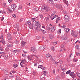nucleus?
<instances>
[{"mask_svg":"<svg viewBox=\"0 0 80 80\" xmlns=\"http://www.w3.org/2000/svg\"><path fill=\"white\" fill-rule=\"evenodd\" d=\"M36 23L35 29L38 32H42V29L40 28V27H41L42 24L40 22L38 23V22H36Z\"/></svg>","mask_w":80,"mask_h":80,"instance_id":"1","label":"nucleus"},{"mask_svg":"<svg viewBox=\"0 0 80 80\" xmlns=\"http://www.w3.org/2000/svg\"><path fill=\"white\" fill-rule=\"evenodd\" d=\"M43 8L41 9L42 12H47L48 11V8L47 7V5L46 4H44L42 6Z\"/></svg>","mask_w":80,"mask_h":80,"instance_id":"2","label":"nucleus"},{"mask_svg":"<svg viewBox=\"0 0 80 80\" xmlns=\"http://www.w3.org/2000/svg\"><path fill=\"white\" fill-rule=\"evenodd\" d=\"M78 32H75L73 30L72 31L71 35L73 37H75V38L77 37L78 36Z\"/></svg>","mask_w":80,"mask_h":80,"instance_id":"3","label":"nucleus"},{"mask_svg":"<svg viewBox=\"0 0 80 80\" xmlns=\"http://www.w3.org/2000/svg\"><path fill=\"white\" fill-rule=\"evenodd\" d=\"M26 25L27 26H28V27H29L31 29H33V28L30 26L31 25V22L28 21L26 22Z\"/></svg>","mask_w":80,"mask_h":80,"instance_id":"4","label":"nucleus"},{"mask_svg":"<svg viewBox=\"0 0 80 80\" xmlns=\"http://www.w3.org/2000/svg\"><path fill=\"white\" fill-rule=\"evenodd\" d=\"M31 50L33 53H36L37 52V49L35 47H32Z\"/></svg>","mask_w":80,"mask_h":80,"instance_id":"5","label":"nucleus"},{"mask_svg":"<svg viewBox=\"0 0 80 80\" xmlns=\"http://www.w3.org/2000/svg\"><path fill=\"white\" fill-rule=\"evenodd\" d=\"M69 75L72 77L73 78H75V75L74 74V72H71L69 73Z\"/></svg>","mask_w":80,"mask_h":80,"instance_id":"6","label":"nucleus"},{"mask_svg":"<svg viewBox=\"0 0 80 80\" xmlns=\"http://www.w3.org/2000/svg\"><path fill=\"white\" fill-rule=\"evenodd\" d=\"M8 39V40L11 41L12 40V36H11V35L10 33H8L7 35Z\"/></svg>","mask_w":80,"mask_h":80,"instance_id":"7","label":"nucleus"},{"mask_svg":"<svg viewBox=\"0 0 80 80\" xmlns=\"http://www.w3.org/2000/svg\"><path fill=\"white\" fill-rule=\"evenodd\" d=\"M7 46L8 47H13L12 42H11L9 41L8 44H7Z\"/></svg>","mask_w":80,"mask_h":80,"instance_id":"8","label":"nucleus"},{"mask_svg":"<svg viewBox=\"0 0 80 80\" xmlns=\"http://www.w3.org/2000/svg\"><path fill=\"white\" fill-rule=\"evenodd\" d=\"M17 7V5H16V4H14L13 5V6H11V8H12L13 9V11H15V8H16Z\"/></svg>","mask_w":80,"mask_h":80,"instance_id":"9","label":"nucleus"},{"mask_svg":"<svg viewBox=\"0 0 80 80\" xmlns=\"http://www.w3.org/2000/svg\"><path fill=\"white\" fill-rule=\"evenodd\" d=\"M65 18V22H68L69 20H68V16H67V15H66L64 17Z\"/></svg>","mask_w":80,"mask_h":80,"instance_id":"10","label":"nucleus"},{"mask_svg":"<svg viewBox=\"0 0 80 80\" xmlns=\"http://www.w3.org/2000/svg\"><path fill=\"white\" fill-rule=\"evenodd\" d=\"M38 68H41L42 70H45V68L43 67V65H39L38 66Z\"/></svg>","mask_w":80,"mask_h":80,"instance_id":"11","label":"nucleus"},{"mask_svg":"<svg viewBox=\"0 0 80 80\" xmlns=\"http://www.w3.org/2000/svg\"><path fill=\"white\" fill-rule=\"evenodd\" d=\"M38 22V23H40V22H39L38 21H36L35 22V24L33 23H32V26L33 27H34V28H35V27H36V22Z\"/></svg>","mask_w":80,"mask_h":80,"instance_id":"12","label":"nucleus"},{"mask_svg":"<svg viewBox=\"0 0 80 80\" xmlns=\"http://www.w3.org/2000/svg\"><path fill=\"white\" fill-rule=\"evenodd\" d=\"M8 69L6 68L4 70V72L5 75H8Z\"/></svg>","mask_w":80,"mask_h":80,"instance_id":"13","label":"nucleus"},{"mask_svg":"<svg viewBox=\"0 0 80 80\" xmlns=\"http://www.w3.org/2000/svg\"><path fill=\"white\" fill-rule=\"evenodd\" d=\"M27 44V43L26 42H24L23 41H22L21 43V45L22 47H24L25 45Z\"/></svg>","mask_w":80,"mask_h":80,"instance_id":"14","label":"nucleus"},{"mask_svg":"<svg viewBox=\"0 0 80 80\" xmlns=\"http://www.w3.org/2000/svg\"><path fill=\"white\" fill-rule=\"evenodd\" d=\"M61 39L62 40H66L67 38V36L64 35L61 37Z\"/></svg>","mask_w":80,"mask_h":80,"instance_id":"15","label":"nucleus"},{"mask_svg":"<svg viewBox=\"0 0 80 80\" xmlns=\"http://www.w3.org/2000/svg\"><path fill=\"white\" fill-rule=\"evenodd\" d=\"M47 1L48 2V3H49L52 4L53 5H55V4L53 3V0H47Z\"/></svg>","mask_w":80,"mask_h":80,"instance_id":"16","label":"nucleus"},{"mask_svg":"<svg viewBox=\"0 0 80 80\" xmlns=\"http://www.w3.org/2000/svg\"><path fill=\"white\" fill-rule=\"evenodd\" d=\"M55 26H53L52 28L51 27V32H53L55 31Z\"/></svg>","mask_w":80,"mask_h":80,"instance_id":"17","label":"nucleus"},{"mask_svg":"<svg viewBox=\"0 0 80 80\" xmlns=\"http://www.w3.org/2000/svg\"><path fill=\"white\" fill-rule=\"evenodd\" d=\"M52 28V27L49 26L48 25H47L46 27V29L47 30H50L51 29V28Z\"/></svg>","mask_w":80,"mask_h":80,"instance_id":"18","label":"nucleus"},{"mask_svg":"<svg viewBox=\"0 0 80 80\" xmlns=\"http://www.w3.org/2000/svg\"><path fill=\"white\" fill-rule=\"evenodd\" d=\"M16 28L17 30V31H20V29H19V23H17V25L16 26Z\"/></svg>","mask_w":80,"mask_h":80,"instance_id":"19","label":"nucleus"},{"mask_svg":"<svg viewBox=\"0 0 80 80\" xmlns=\"http://www.w3.org/2000/svg\"><path fill=\"white\" fill-rule=\"evenodd\" d=\"M0 42L2 44H4V45H5V40H4V39H2L1 41Z\"/></svg>","mask_w":80,"mask_h":80,"instance_id":"20","label":"nucleus"},{"mask_svg":"<svg viewBox=\"0 0 80 80\" xmlns=\"http://www.w3.org/2000/svg\"><path fill=\"white\" fill-rule=\"evenodd\" d=\"M32 58H34V57H35V58H36V59H38V57L37 55H35V54L32 55L31 56Z\"/></svg>","mask_w":80,"mask_h":80,"instance_id":"21","label":"nucleus"},{"mask_svg":"<svg viewBox=\"0 0 80 80\" xmlns=\"http://www.w3.org/2000/svg\"><path fill=\"white\" fill-rule=\"evenodd\" d=\"M0 54H1L0 55L2 57H6V56H5V53L0 52Z\"/></svg>","mask_w":80,"mask_h":80,"instance_id":"22","label":"nucleus"},{"mask_svg":"<svg viewBox=\"0 0 80 80\" xmlns=\"http://www.w3.org/2000/svg\"><path fill=\"white\" fill-rule=\"evenodd\" d=\"M49 38L50 39H51L52 40V39H53V35L52 34H50L49 35Z\"/></svg>","mask_w":80,"mask_h":80,"instance_id":"23","label":"nucleus"},{"mask_svg":"<svg viewBox=\"0 0 80 80\" xmlns=\"http://www.w3.org/2000/svg\"><path fill=\"white\" fill-rule=\"evenodd\" d=\"M62 5H57V9H60V8H62Z\"/></svg>","mask_w":80,"mask_h":80,"instance_id":"24","label":"nucleus"},{"mask_svg":"<svg viewBox=\"0 0 80 80\" xmlns=\"http://www.w3.org/2000/svg\"><path fill=\"white\" fill-rule=\"evenodd\" d=\"M44 49H45V48L43 46H41L39 48V50H43Z\"/></svg>","mask_w":80,"mask_h":80,"instance_id":"25","label":"nucleus"},{"mask_svg":"<svg viewBox=\"0 0 80 80\" xmlns=\"http://www.w3.org/2000/svg\"><path fill=\"white\" fill-rule=\"evenodd\" d=\"M8 78V76H4L3 77V80H7Z\"/></svg>","mask_w":80,"mask_h":80,"instance_id":"26","label":"nucleus"},{"mask_svg":"<svg viewBox=\"0 0 80 80\" xmlns=\"http://www.w3.org/2000/svg\"><path fill=\"white\" fill-rule=\"evenodd\" d=\"M65 30L67 33H68V32L70 31V29L68 28H66L65 29Z\"/></svg>","mask_w":80,"mask_h":80,"instance_id":"27","label":"nucleus"},{"mask_svg":"<svg viewBox=\"0 0 80 80\" xmlns=\"http://www.w3.org/2000/svg\"><path fill=\"white\" fill-rule=\"evenodd\" d=\"M61 76L62 78H64V76H65V72H62L61 73Z\"/></svg>","mask_w":80,"mask_h":80,"instance_id":"28","label":"nucleus"},{"mask_svg":"<svg viewBox=\"0 0 80 80\" xmlns=\"http://www.w3.org/2000/svg\"><path fill=\"white\" fill-rule=\"evenodd\" d=\"M26 62V60H22L21 61V63L24 64Z\"/></svg>","mask_w":80,"mask_h":80,"instance_id":"29","label":"nucleus"},{"mask_svg":"<svg viewBox=\"0 0 80 80\" xmlns=\"http://www.w3.org/2000/svg\"><path fill=\"white\" fill-rule=\"evenodd\" d=\"M8 12H10V13H12V10H11L10 8H8Z\"/></svg>","mask_w":80,"mask_h":80,"instance_id":"30","label":"nucleus"},{"mask_svg":"<svg viewBox=\"0 0 80 80\" xmlns=\"http://www.w3.org/2000/svg\"><path fill=\"white\" fill-rule=\"evenodd\" d=\"M54 65L57 66V65H58V62L57 61H55L54 62Z\"/></svg>","mask_w":80,"mask_h":80,"instance_id":"31","label":"nucleus"},{"mask_svg":"<svg viewBox=\"0 0 80 80\" xmlns=\"http://www.w3.org/2000/svg\"><path fill=\"white\" fill-rule=\"evenodd\" d=\"M45 20H46V21H47V20H49V17H46L45 18Z\"/></svg>","mask_w":80,"mask_h":80,"instance_id":"32","label":"nucleus"},{"mask_svg":"<svg viewBox=\"0 0 80 80\" xmlns=\"http://www.w3.org/2000/svg\"><path fill=\"white\" fill-rule=\"evenodd\" d=\"M13 66L14 68H17L18 67V65L15 64H13Z\"/></svg>","mask_w":80,"mask_h":80,"instance_id":"33","label":"nucleus"},{"mask_svg":"<svg viewBox=\"0 0 80 80\" xmlns=\"http://www.w3.org/2000/svg\"><path fill=\"white\" fill-rule=\"evenodd\" d=\"M61 32H62V31L61 30V29H59L58 31V33L59 34V33H61Z\"/></svg>","mask_w":80,"mask_h":80,"instance_id":"34","label":"nucleus"},{"mask_svg":"<svg viewBox=\"0 0 80 80\" xmlns=\"http://www.w3.org/2000/svg\"><path fill=\"white\" fill-rule=\"evenodd\" d=\"M3 47L1 46L0 47V50L1 51H3Z\"/></svg>","mask_w":80,"mask_h":80,"instance_id":"35","label":"nucleus"},{"mask_svg":"<svg viewBox=\"0 0 80 80\" xmlns=\"http://www.w3.org/2000/svg\"><path fill=\"white\" fill-rule=\"evenodd\" d=\"M71 72V70H69L68 71L66 72V74H68L69 73H70Z\"/></svg>","mask_w":80,"mask_h":80,"instance_id":"36","label":"nucleus"},{"mask_svg":"<svg viewBox=\"0 0 80 80\" xmlns=\"http://www.w3.org/2000/svg\"><path fill=\"white\" fill-rule=\"evenodd\" d=\"M28 59L30 60H32V57H31H31H29V56H28Z\"/></svg>","mask_w":80,"mask_h":80,"instance_id":"37","label":"nucleus"},{"mask_svg":"<svg viewBox=\"0 0 80 80\" xmlns=\"http://www.w3.org/2000/svg\"><path fill=\"white\" fill-rule=\"evenodd\" d=\"M56 13V11H54L51 14V16H53V15Z\"/></svg>","mask_w":80,"mask_h":80,"instance_id":"38","label":"nucleus"},{"mask_svg":"<svg viewBox=\"0 0 80 80\" xmlns=\"http://www.w3.org/2000/svg\"><path fill=\"white\" fill-rule=\"evenodd\" d=\"M39 16L41 18H43V15L42 14H40Z\"/></svg>","mask_w":80,"mask_h":80,"instance_id":"39","label":"nucleus"},{"mask_svg":"<svg viewBox=\"0 0 80 80\" xmlns=\"http://www.w3.org/2000/svg\"><path fill=\"white\" fill-rule=\"evenodd\" d=\"M2 5L4 7H6V6H7V5H6V3H3Z\"/></svg>","mask_w":80,"mask_h":80,"instance_id":"40","label":"nucleus"},{"mask_svg":"<svg viewBox=\"0 0 80 80\" xmlns=\"http://www.w3.org/2000/svg\"><path fill=\"white\" fill-rule=\"evenodd\" d=\"M5 49L7 51H9V50H10V49H9V48H8V47H6V48Z\"/></svg>","mask_w":80,"mask_h":80,"instance_id":"41","label":"nucleus"},{"mask_svg":"<svg viewBox=\"0 0 80 80\" xmlns=\"http://www.w3.org/2000/svg\"><path fill=\"white\" fill-rule=\"evenodd\" d=\"M38 10V7H35V11H37Z\"/></svg>","mask_w":80,"mask_h":80,"instance_id":"42","label":"nucleus"},{"mask_svg":"<svg viewBox=\"0 0 80 80\" xmlns=\"http://www.w3.org/2000/svg\"><path fill=\"white\" fill-rule=\"evenodd\" d=\"M42 32L43 33V34H45V33H46V32L45 31L42 29Z\"/></svg>","mask_w":80,"mask_h":80,"instance_id":"43","label":"nucleus"},{"mask_svg":"<svg viewBox=\"0 0 80 80\" xmlns=\"http://www.w3.org/2000/svg\"><path fill=\"white\" fill-rule=\"evenodd\" d=\"M17 50H14L12 51V52L14 53L15 54V53H16V52H17Z\"/></svg>","mask_w":80,"mask_h":80,"instance_id":"44","label":"nucleus"},{"mask_svg":"<svg viewBox=\"0 0 80 80\" xmlns=\"http://www.w3.org/2000/svg\"><path fill=\"white\" fill-rule=\"evenodd\" d=\"M35 20H36L35 18H32V22H34Z\"/></svg>","mask_w":80,"mask_h":80,"instance_id":"45","label":"nucleus"},{"mask_svg":"<svg viewBox=\"0 0 80 80\" xmlns=\"http://www.w3.org/2000/svg\"><path fill=\"white\" fill-rule=\"evenodd\" d=\"M59 63L60 64H62V63H63V61L62 60H59Z\"/></svg>","mask_w":80,"mask_h":80,"instance_id":"46","label":"nucleus"},{"mask_svg":"<svg viewBox=\"0 0 80 80\" xmlns=\"http://www.w3.org/2000/svg\"><path fill=\"white\" fill-rule=\"evenodd\" d=\"M36 73H37V72L34 71L33 72V75H34L35 76V75H36Z\"/></svg>","mask_w":80,"mask_h":80,"instance_id":"47","label":"nucleus"},{"mask_svg":"<svg viewBox=\"0 0 80 80\" xmlns=\"http://www.w3.org/2000/svg\"><path fill=\"white\" fill-rule=\"evenodd\" d=\"M37 64H38V62L35 63L34 64V67H36V66L37 65Z\"/></svg>","mask_w":80,"mask_h":80,"instance_id":"48","label":"nucleus"},{"mask_svg":"<svg viewBox=\"0 0 80 80\" xmlns=\"http://www.w3.org/2000/svg\"><path fill=\"white\" fill-rule=\"evenodd\" d=\"M18 10H20V9H22V7L18 6Z\"/></svg>","mask_w":80,"mask_h":80,"instance_id":"49","label":"nucleus"},{"mask_svg":"<svg viewBox=\"0 0 80 80\" xmlns=\"http://www.w3.org/2000/svg\"><path fill=\"white\" fill-rule=\"evenodd\" d=\"M46 57L48 58H51L50 56V55H48V54H47L46 55Z\"/></svg>","mask_w":80,"mask_h":80,"instance_id":"50","label":"nucleus"},{"mask_svg":"<svg viewBox=\"0 0 80 80\" xmlns=\"http://www.w3.org/2000/svg\"><path fill=\"white\" fill-rule=\"evenodd\" d=\"M52 50H53V51H54L55 50V49L54 48V47H52L51 48Z\"/></svg>","mask_w":80,"mask_h":80,"instance_id":"51","label":"nucleus"},{"mask_svg":"<svg viewBox=\"0 0 80 80\" xmlns=\"http://www.w3.org/2000/svg\"><path fill=\"white\" fill-rule=\"evenodd\" d=\"M22 55L23 57H24V58L26 57V55H25V54H22Z\"/></svg>","mask_w":80,"mask_h":80,"instance_id":"52","label":"nucleus"},{"mask_svg":"<svg viewBox=\"0 0 80 80\" xmlns=\"http://www.w3.org/2000/svg\"><path fill=\"white\" fill-rule=\"evenodd\" d=\"M53 74H54V75L55 74V69L53 70Z\"/></svg>","mask_w":80,"mask_h":80,"instance_id":"53","label":"nucleus"},{"mask_svg":"<svg viewBox=\"0 0 80 80\" xmlns=\"http://www.w3.org/2000/svg\"><path fill=\"white\" fill-rule=\"evenodd\" d=\"M60 20V17H58V18H57V20L56 21L57 22V21H58V20Z\"/></svg>","mask_w":80,"mask_h":80,"instance_id":"54","label":"nucleus"},{"mask_svg":"<svg viewBox=\"0 0 80 80\" xmlns=\"http://www.w3.org/2000/svg\"><path fill=\"white\" fill-rule=\"evenodd\" d=\"M76 54L77 56H80V53L76 52Z\"/></svg>","mask_w":80,"mask_h":80,"instance_id":"55","label":"nucleus"},{"mask_svg":"<svg viewBox=\"0 0 80 80\" xmlns=\"http://www.w3.org/2000/svg\"><path fill=\"white\" fill-rule=\"evenodd\" d=\"M79 47V46L77 45L75 47L77 49H78V48Z\"/></svg>","mask_w":80,"mask_h":80,"instance_id":"56","label":"nucleus"},{"mask_svg":"<svg viewBox=\"0 0 80 80\" xmlns=\"http://www.w3.org/2000/svg\"><path fill=\"white\" fill-rule=\"evenodd\" d=\"M64 3L67 4V5L68 6V1H65Z\"/></svg>","mask_w":80,"mask_h":80,"instance_id":"57","label":"nucleus"},{"mask_svg":"<svg viewBox=\"0 0 80 80\" xmlns=\"http://www.w3.org/2000/svg\"><path fill=\"white\" fill-rule=\"evenodd\" d=\"M15 43H16L17 44H18V41L17 40H16L15 42Z\"/></svg>","mask_w":80,"mask_h":80,"instance_id":"58","label":"nucleus"},{"mask_svg":"<svg viewBox=\"0 0 80 80\" xmlns=\"http://www.w3.org/2000/svg\"><path fill=\"white\" fill-rule=\"evenodd\" d=\"M63 12L64 13H67V11H66V10H64Z\"/></svg>","mask_w":80,"mask_h":80,"instance_id":"59","label":"nucleus"},{"mask_svg":"<svg viewBox=\"0 0 80 80\" xmlns=\"http://www.w3.org/2000/svg\"><path fill=\"white\" fill-rule=\"evenodd\" d=\"M43 72L44 73L43 74L44 75H47V72L46 71H44Z\"/></svg>","mask_w":80,"mask_h":80,"instance_id":"60","label":"nucleus"},{"mask_svg":"<svg viewBox=\"0 0 80 80\" xmlns=\"http://www.w3.org/2000/svg\"><path fill=\"white\" fill-rule=\"evenodd\" d=\"M23 19H21L20 20H19V22H22V21H23Z\"/></svg>","mask_w":80,"mask_h":80,"instance_id":"61","label":"nucleus"},{"mask_svg":"<svg viewBox=\"0 0 80 80\" xmlns=\"http://www.w3.org/2000/svg\"><path fill=\"white\" fill-rule=\"evenodd\" d=\"M12 16L14 18H15V17H16V15L15 14H13L12 15Z\"/></svg>","mask_w":80,"mask_h":80,"instance_id":"62","label":"nucleus"},{"mask_svg":"<svg viewBox=\"0 0 80 80\" xmlns=\"http://www.w3.org/2000/svg\"><path fill=\"white\" fill-rule=\"evenodd\" d=\"M17 31H15L14 32V34H17Z\"/></svg>","mask_w":80,"mask_h":80,"instance_id":"63","label":"nucleus"},{"mask_svg":"<svg viewBox=\"0 0 80 80\" xmlns=\"http://www.w3.org/2000/svg\"><path fill=\"white\" fill-rule=\"evenodd\" d=\"M40 80H45V78H42Z\"/></svg>","mask_w":80,"mask_h":80,"instance_id":"64","label":"nucleus"}]
</instances>
